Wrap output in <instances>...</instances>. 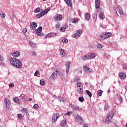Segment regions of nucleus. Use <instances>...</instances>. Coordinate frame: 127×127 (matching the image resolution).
<instances>
[{
	"instance_id": "nucleus-26",
	"label": "nucleus",
	"mask_w": 127,
	"mask_h": 127,
	"mask_svg": "<svg viewBox=\"0 0 127 127\" xmlns=\"http://www.w3.org/2000/svg\"><path fill=\"white\" fill-rule=\"evenodd\" d=\"M77 92L78 94H82L83 93V87L77 88Z\"/></svg>"
},
{
	"instance_id": "nucleus-5",
	"label": "nucleus",
	"mask_w": 127,
	"mask_h": 127,
	"mask_svg": "<svg viewBox=\"0 0 127 127\" xmlns=\"http://www.w3.org/2000/svg\"><path fill=\"white\" fill-rule=\"evenodd\" d=\"M59 72L58 70H56L55 71H54L52 75H51V80H55L56 78L57 77V75H58V73Z\"/></svg>"
},
{
	"instance_id": "nucleus-42",
	"label": "nucleus",
	"mask_w": 127,
	"mask_h": 127,
	"mask_svg": "<svg viewBox=\"0 0 127 127\" xmlns=\"http://www.w3.org/2000/svg\"><path fill=\"white\" fill-rule=\"evenodd\" d=\"M25 97V96L24 94H21L19 96L20 98L22 99V100H23V99H24Z\"/></svg>"
},
{
	"instance_id": "nucleus-11",
	"label": "nucleus",
	"mask_w": 127,
	"mask_h": 127,
	"mask_svg": "<svg viewBox=\"0 0 127 127\" xmlns=\"http://www.w3.org/2000/svg\"><path fill=\"white\" fill-rule=\"evenodd\" d=\"M83 69L87 73H92V72H93V70L87 66H84Z\"/></svg>"
},
{
	"instance_id": "nucleus-38",
	"label": "nucleus",
	"mask_w": 127,
	"mask_h": 127,
	"mask_svg": "<svg viewBox=\"0 0 127 127\" xmlns=\"http://www.w3.org/2000/svg\"><path fill=\"white\" fill-rule=\"evenodd\" d=\"M99 17L101 19H104L105 18V15H104L103 13H100Z\"/></svg>"
},
{
	"instance_id": "nucleus-53",
	"label": "nucleus",
	"mask_w": 127,
	"mask_h": 127,
	"mask_svg": "<svg viewBox=\"0 0 127 127\" xmlns=\"http://www.w3.org/2000/svg\"><path fill=\"white\" fill-rule=\"evenodd\" d=\"M17 117L18 118H19V119H22V114H18L17 115Z\"/></svg>"
},
{
	"instance_id": "nucleus-60",
	"label": "nucleus",
	"mask_w": 127,
	"mask_h": 127,
	"mask_svg": "<svg viewBox=\"0 0 127 127\" xmlns=\"http://www.w3.org/2000/svg\"><path fill=\"white\" fill-rule=\"evenodd\" d=\"M123 68H124V69H127V65H124L123 66Z\"/></svg>"
},
{
	"instance_id": "nucleus-10",
	"label": "nucleus",
	"mask_w": 127,
	"mask_h": 127,
	"mask_svg": "<svg viewBox=\"0 0 127 127\" xmlns=\"http://www.w3.org/2000/svg\"><path fill=\"white\" fill-rule=\"evenodd\" d=\"M10 55L13 56V57H15V58H17V57H18L19 55H20V54L19 52L16 51L13 53H11Z\"/></svg>"
},
{
	"instance_id": "nucleus-57",
	"label": "nucleus",
	"mask_w": 127,
	"mask_h": 127,
	"mask_svg": "<svg viewBox=\"0 0 127 127\" xmlns=\"http://www.w3.org/2000/svg\"><path fill=\"white\" fill-rule=\"evenodd\" d=\"M64 28L66 29V28H68V25L67 24H65L64 26Z\"/></svg>"
},
{
	"instance_id": "nucleus-55",
	"label": "nucleus",
	"mask_w": 127,
	"mask_h": 127,
	"mask_svg": "<svg viewBox=\"0 0 127 127\" xmlns=\"http://www.w3.org/2000/svg\"><path fill=\"white\" fill-rule=\"evenodd\" d=\"M23 32L24 33H27V29H26V28L23 29Z\"/></svg>"
},
{
	"instance_id": "nucleus-48",
	"label": "nucleus",
	"mask_w": 127,
	"mask_h": 127,
	"mask_svg": "<svg viewBox=\"0 0 127 127\" xmlns=\"http://www.w3.org/2000/svg\"><path fill=\"white\" fill-rule=\"evenodd\" d=\"M59 27H60V24L58 22L56 25V28L58 29Z\"/></svg>"
},
{
	"instance_id": "nucleus-17",
	"label": "nucleus",
	"mask_w": 127,
	"mask_h": 127,
	"mask_svg": "<svg viewBox=\"0 0 127 127\" xmlns=\"http://www.w3.org/2000/svg\"><path fill=\"white\" fill-rule=\"evenodd\" d=\"M118 11L120 14H124V12H123V8L121 7V6H118L117 7Z\"/></svg>"
},
{
	"instance_id": "nucleus-35",
	"label": "nucleus",
	"mask_w": 127,
	"mask_h": 127,
	"mask_svg": "<svg viewBox=\"0 0 127 127\" xmlns=\"http://www.w3.org/2000/svg\"><path fill=\"white\" fill-rule=\"evenodd\" d=\"M50 11V7H48V8L44 10V13H45V14H46V13H47V12H48V11Z\"/></svg>"
},
{
	"instance_id": "nucleus-19",
	"label": "nucleus",
	"mask_w": 127,
	"mask_h": 127,
	"mask_svg": "<svg viewBox=\"0 0 127 127\" xmlns=\"http://www.w3.org/2000/svg\"><path fill=\"white\" fill-rule=\"evenodd\" d=\"M65 3L68 5V6H72V1L71 0H64Z\"/></svg>"
},
{
	"instance_id": "nucleus-64",
	"label": "nucleus",
	"mask_w": 127,
	"mask_h": 127,
	"mask_svg": "<svg viewBox=\"0 0 127 127\" xmlns=\"http://www.w3.org/2000/svg\"><path fill=\"white\" fill-rule=\"evenodd\" d=\"M28 101H29V102H31V101H32V99L30 98H29Z\"/></svg>"
},
{
	"instance_id": "nucleus-24",
	"label": "nucleus",
	"mask_w": 127,
	"mask_h": 127,
	"mask_svg": "<svg viewBox=\"0 0 127 127\" xmlns=\"http://www.w3.org/2000/svg\"><path fill=\"white\" fill-rule=\"evenodd\" d=\"M60 55L62 56V57H64V54H65V52H64V50L61 49L60 50Z\"/></svg>"
},
{
	"instance_id": "nucleus-41",
	"label": "nucleus",
	"mask_w": 127,
	"mask_h": 127,
	"mask_svg": "<svg viewBox=\"0 0 127 127\" xmlns=\"http://www.w3.org/2000/svg\"><path fill=\"white\" fill-rule=\"evenodd\" d=\"M98 16V15H97V14L96 13H94L93 15H92V17L93 18V19H96V18H97V17Z\"/></svg>"
},
{
	"instance_id": "nucleus-36",
	"label": "nucleus",
	"mask_w": 127,
	"mask_h": 127,
	"mask_svg": "<svg viewBox=\"0 0 127 127\" xmlns=\"http://www.w3.org/2000/svg\"><path fill=\"white\" fill-rule=\"evenodd\" d=\"M78 101L79 102H81V103H83V102L84 101V97H79L78 98Z\"/></svg>"
},
{
	"instance_id": "nucleus-21",
	"label": "nucleus",
	"mask_w": 127,
	"mask_h": 127,
	"mask_svg": "<svg viewBox=\"0 0 127 127\" xmlns=\"http://www.w3.org/2000/svg\"><path fill=\"white\" fill-rule=\"evenodd\" d=\"M106 38H107L106 37V34H105V33L101 34L100 38V40H104V39H106Z\"/></svg>"
},
{
	"instance_id": "nucleus-8",
	"label": "nucleus",
	"mask_w": 127,
	"mask_h": 127,
	"mask_svg": "<svg viewBox=\"0 0 127 127\" xmlns=\"http://www.w3.org/2000/svg\"><path fill=\"white\" fill-rule=\"evenodd\" d=\"M60 117L59 113H56L53 116L52 122L55 123L57 120H58L59 118Z\"/></svg>"
},
{
	"instance_id": "nucleus-9",
	"label": "nucleus",
	"mask_w": 127,
	"mask_h": 127,
	"mask_svg": "<svg viewBox=\"0 0 127 127\" xmlns=\"http://www.w3.org/2000/svg\"><path fill=\"white\" fill-rule=\"evenodd\" d=\"M42 31V27L40 26L38 29H36V34L39 35V36H42L41 34V32Z\"/></svg>"
},
{
	"instance_id": "nucleus-46",
	"label": "nucleus",
	"mask_w": 127,
	"mask_h": 127,
	"mask_svg": "<svg viewBox=\"0 0 127 127\" xmlns=\"http://www.w3.org/2000/svg\"><path fill=\"white\" fill-rule=\"evenodd\" d=\"M35 12H39L40 11V8L38 7L35 10Z\"/></svg>"
},
{
	"instance_id": "nucleus-54",
	"label": "nucleus",
	"mask_w": 127,
	"mask_h": 127,
	"mask_svg": "<svg viewBox=\"0 0 127 127\" xmlns=\"http://www.w3.org/2000/svg\"><path fill=\"white\" fill-rule=\"evenodd\" d=\"M79 80H80V79H79V78H78L77 77L74 78L75 82H78V81H79Z\"/></svg>"
},
{
	"instance_id": "nucleus-32",
	"label": "nucleus",
	"mask_w": 127,
	"mask_h": 127,
	"mask_svg": "<svg viewBox=\"0 0 127 127\" xmlns=\"http://www.w3.org/2000/svg\"><path fill=\"white\" fill-rule=\"evenodd\" d=\"M29 45L30 46H32V47H33L34 48H35V43L32 42V41H29Z\"/></svg>"
},
{
	"instance_id": "nucleus-4",
	"label": "nucleus",
	"mask_w": 127,
	"mask_h": 127,
	"mask_svg": "<svg viewBox=\"0 0 127 127\" xmlns=\"http://www.w3.org/2000/svg\"><path fill=\"white\" fill-rule=\"evenodd\" d=\"M81 34H82V30L79 29L76 31L74 35H72V37H73V38H78V37H80Z\"/></svg>"
},
{
	"instance_id": "nucleus-56",
	"label": "nucleus",
	"mask_w": 127,
	"mask_h": 127,
	"mask_svg": "<svg viewBox=\"0 0 127 127\" xmlns=\"http://www.w3.org/2000/svg\"><path fill=\"white\" fill-rule=\"evenodd\" d=\"M32 54L34 55V56H36V53L35 51L32 52Z\"/></svg>"
},
{
	"instance_id": "nucleus-52",
	"label": "nucleus",
	"mask_w": 127,
	"mask_h": 127,
	"mask_svg": "<svg viewBox=\"0 0 127 127\" xmlns=\"http://www.w3.org/2000/svg\"><path fill=\"white\" fill-rule=\"evenodd\" d=\"M9 87H10V88H13V87H14V84L13 83H10L9 84Z\"/></svg>"
},
{
	"instance_id": "nucleus-20",
	"label": "nucleus",
	"mask_w": 127,
	"mask_h": 127,
	"mask_svg": "<svg viewBox=\"0 0 127 127\" xmlns=\"http://www.w3.org/2000/svg\"><path fill=\"white\" fill-rule=\"evenodd\" d=\"M119 77L121 79H125L126 77V73L123 72L119 73Z\"/></svg>"
},
{
	"instance_id": "nucleus-23",
	"label": "nucleus",
	"mask_w": 127,
	"mask_h": 127,
	"mask_svg": "<svg viewBox=\"0 0 127 127\" xmlns=\"http://www.w3.org/2000/svg\"><path fill=\"white\" fill-rule=\"evenodd\" d=\"M13 101L14 103H16L17 104H19L20 103V100L18 97H15L13 99Z\"/></svg>"
},
{
	"instance_id": "nucleus-18",
	"label": "nucleus",
	"mask_w": 127,
	"mask_h": 127,
	"mask_svg": "<svg viewBox=\"0 0 127 127\" xmlns=\"http://www.w3.org/2000/svg\"><path fill=\"white\" fill-rule=\"evenodd\" d=\"M31 29H33L34 28H36L37 27V23L35 22H32L31 23Z\"/></svg>"
},
{
	"instance_id": "nucleus-51",
	"label": "nucleus",
	"mask_w": 127,
	"mask_h": 127,
	"mask_svg": "<svg viewBox=\"0 0 127 127\" xmlns=\"http://www.w3.org/2000/svg\"><path fill=\"white\" fill-rule=\"evenodd\" d=\"M39 107V106H38V105H37V104H35V105H34V106H33V108H34V109H38Z\"/></svg>"
},
{
	"instance_id": "nucleus-12",
	"label": "nucleus",
	"mask_w": 127,
	"mask_h": 127,
	"mask_svg": "<svg viewBox=\"0 0 127 127\" xmlns=\"http://www.w3.org/2000/svg\"><path fill=\"white\" fill-rule=\"evenodd\" d=\"M101 3L100 2V0H95V6L96 9H99L100 8V5Z\"/></svg>"
},
{
	"instance_id": "nucleus-1",
	"label": "nucleus",
	"mask_w": 127,
	"mask_h": 127,
	"mask_svg": "<svg viewBox=\"0 0 127 127\" xmlns=\"http://www.w3.org/2000/svg\"><path fill=\"white\" fill-rule=\"evenodd\" d=\"M10 63L16 68L18 69H21L22 68V63L21 62L17 59L14 58H11L9 60Z\"/></svg>"
},
{
	"instance_id": "nucleus-3",
	"label": "nucleus",
	"mask_w": 127,
	"mask_h": 127,
	"mask_svg": "<svg viewBox=\"0 0 127 127\" xmlns=\"http://www.w3.org/2000/svg\"><path fill=\"white\" fill-rule=\"evenodd\" d=\"M75 121L78 123V124H79L80 125H82V124L84 123V120H83V119H82V117L79 115L76 116Z\"/></svg>"
},
{
	"instance_id": "nucleus-27",
	"label": "nucleus",
	"mask_w": 127,
	"mask_h": 127,
	"mask_svg": "<svg viewBox=\"0 0 127 127\" xmlns=\"http://www.w3.org/2000/svg\"><path fill=\"white\" fill-rule=\"evenodd\" d=\"M66 120L62 121L61 122V125L62 127H65L66 126Z\"/></svg>"
},
{
	"instance_id": "nucleus-59",
	"label": "nucleus",
	"mask_w": 127,
	"mask_h": 127,
	"mask_svg": "<svg viewBox=\"0 0 127 127\" xmlns=\"http://www.w3.org/2000/svg\"><path fill=\"white\" fill-rule=\"evenodd\" d=\"M83 127H88V124H84L83 125Z\"/></svg>"
},
{
	"instance_id": "nucleus-2",
	"label": "nucleus",
	"mask_w": 127,
	"mask_h": 127,
	"mask_svg": "<svg viewBox=\"0 0 127 127\" xmlns=\"http://www.w3.org/2000/svg\"><path fill=\"white\" fill-rule=\"evenodd\" d=\"M114 114H115V111L114 110H112L111 112H110L109 113L107 117L105 119V124H111V123H112V119Z\"/></svg>"
},
{
	"instance_id": "nucleus-37",
	"label": "nucleus",
	"mask_w": 127,
	"mask_h": 127,
	"mask_svg": "<svg viewBox=\"0 0 127 127\" xmlns=\"http://www.w3.org/2000/svg\"><path fill=\"white\" fill-rule=\"evenodd\" d=\"M108 109H109V105L105 103V106H104V110L108 111Z\"/></svg>"
},
{
	"instance_id": "nucleus-7",
	"label": "nucleus",
	"mask_w": 127,
	"mask_h": 127,
	"mask_svg": "<svg viewBox=\"0 0 127 127\" xmlns=\"http://www.w3.org/2000/svg\"><path fill=\"white\" fill-rule=\"evenodd\" d=\"M70 65H71V62H65L66 73L67 74H69V69H70Z\"/></svg>"
},
{
	"instance_id": "nucleus-49",
	"label": "nucleus",
	"mask_w": 127,
	"mask_h": 127,
	"mask_svg": "<svg viewBox=\"0 0 127 127\" xmlns=\"http://www.w3.org/2000/svg\"><path fill=\"white\" fill-rule=\"evenodd\" d=\"M4 59V58H3V57H2V56L1 55H0V62H2Z\"/></svg>"
},
{
	"instance_id": "nucleus-25",
	"label": "nucleus",
	"mask_w": 127,
	"mask_h": 127,
	"mask_svg": "<svg viewBox=\"0 0 127 127\" xmlns=\"http://www.w3.org/2000/svg\"><path fill=\"white\" fill-rule=\"evenodd\" d=\"M70 107H71V108H72V109H73V110H75V111H77V110H78V109H79V107H78L76 105H73L72 104L70 105Z\"/></svg>"
},
{
	"instance_id": "nucleus-44",
	"label": "nucleus",
	"mask_w": 127,
	"mask_h": 127,
	"mask_svg": "<svg viewBox=\"0 0 127 127\" xmlns=\"http://www.w3.org/2000/svg\"><path fill=\"white\" fill-rule=\"evenodd\" d=\"M82 59L83 60H87V59H88V57H87V55L84 56L82 57Z\"/></svg>"
},
{
	"instance_id": "nucleus-47",
	"label": "nucleus",
	"mask_w": 127,
	"mask_h": 127,
	"mask_svg": "<svg viewBox=\"0 0 127 127\" xmlns=\"http://www.w3.org/2000/svg\"><path fill=\"white\" fill-rule=\"evenodd\" d=\"M61 31H62L63 32H64L65 31L66 29H65V28H64V27H61Z\"/></svg>"
},
{
	"instance_id": "nucleus-6",
	"label": "nucleus",
	"mask_w": 127,
	"mask_h": 127,
	"mask_svg": "<svg viewBox=\"0 0 127 127\" xmlns=\"http://www.w3.org/2000/svg\"><path fill=\"white\" fill-rule=\"evenodd\" d=\"M4 104L6 106V108L8 109H9V106L10 105V101L7 98H5L4 100Z\"/></svg>"
},
{
	"instance_id": "nucleus-43",
	"label": "nucleus",
	"mask_w": 127,
	"mask_h": 127,
	"mask_svg": "<svg viewBox=\"0 0 127 127\" xmlns=\"http://www.w3.org/2000/svg\"><path fill=\"white\" fill-rule=\"evenodd\" d=\"M62 42H63V43H67V42H68V40L65 38L62 40Z\"/></svg>"
},
{
	"instance_id": "nucleus-58",
	"label": "nucleus",
	"mask_w": 127,
	"mask_h": 127,
	"mask_svg": "<svg viewBox=\"0 0 127 127\" xmlns=\"http://www.w3.org/2000/svg\"><path fill=\"white\" fill-rule=\"evenodd\" d=\"M87 59H93V58L92 57V56L90 55V56H88L87 57Z\"/></svg>"
},
{
	"instance_id": "nucleus-29",
	"label": "nucleus",
	"mask_w": 127,
	"mask_h": 127,
	"mask_svg": "<svg viewBox=\"0 0 127 127\" xmlns=\"http://www.w3.org/2000/svg\"><path fill=\"white\" fill-rule=\"evenodd\" d=\"M105 34V36L106 38H108V37H111L112 36V33L108 32V33H104Z\"/></svg>"
},
{
	"instance_id": "nucleus-50",
	"label": "nucleus",
	"mask_w": 127,
	"mask_h": 127,
	"mask_svg": "<svg viewBox=\"0 0 127 127\" xmlns=\"http://www.w3.org/2000/svg\"><path fill=\"white\" fill-rule=\"evenodd\" d=\"M38 74H39V70H37L35 71V72L34 73V76H37V75H38Z\"/></svg>"
},
{
	"instance_id": "nucleus-62",
	"label": "nucleus",
	"mask_w": 127,
	"mask_h": 127,
	"mask_svg": "<svg viewBox=\"0 0 127 127\" xmlns=\"http://www.w3.org/2000/svg\"><path fill=\"white\" fill-rule=\"evenodd\" d=\"M91 57H92V58H95V57H96V56L94 54H91Z\"/></svg>"
},
{
	"instance_id": "nucleus-28",
	"label": "nucleus",
	"mask_w": 127,
	"mask_h": 127,
	"mask_svg": "<svg viewBox=\"0 0 127 127\" xmlns=\"http://www.w3.org/2000/svg\"><path fill=\"white\" fill-rule=\"evenodd\" d=\"M81 87H83V84H82V83H81V82H78L77 83V88Z\"/></svg>"
},
{
	"instance_id": "nucleus-16",
	"label": "nucleus",
	"mask_w": 127,
	"mask_h": 127,
	"mask_svg": "<svg viewBox=\"0 0 127 127\" xmlns=\"http://www.w3.org/2000/svg\"><path fill=\"white\" fill-rule=\"evenodd\" d=\"M85 20H90V18H91V16H90V13H86L85 14Z\"/></svg>"
},
{
	"instance_id": "nucleus-34",
	"label": "nucleus",
	"mask_w": 127,
	"mask_h": 127,
	"mask_svg": "<svg viewBox=\"0 0 127 127\" xmlns=\"http://www.w3.org/2000/svg\"><path fill=\"white\" fill-rule=\"evenodd\" d=\"M22 112L25 114H27L28 113V110L26 108H23L22 109Z\"/></svg>"
},
{
	"instance_id": "nucleus-30",
	"label": "nucleus",
	"mask_w": 127,
	"mask_h": 127,
	"mask_svg": "<svg viewBox=\"0 0 127 127\" xmlns=\"http://www.w3.org/2000/svg\"><path fill=\"white\" fill-rule=\"evenodd\" d=\"M0 15L2 18H4L5 17V13L2 11H0Z\"/></svg>"
},
{
	"instance_id": "nucleus-22",
	"label": "nucleus",
	"mask_w": 127,
	"mask_h": 127,
	"mask_svg": "<svg viewBox=\"0 0 127 127\" xmlns=\"http://www.w3.org/2000/svg\"><path fill=\"white\" fill-rule=\"evenodd\" d=\"M58 100L60 102H65V99L64 98H63V97H62V96H61V94H60V95L58 96Z\"/></svg>"
},
{
	"instance_id": "nucleus-14",
	"label": "nucleus",
	"mask_w": 127,
	"mask_h": 127,
	"mask_svg": "<svg viewBox=\"0 0 127 127\" xmlns=\"http://www.w3.org/2000/svg\"><path fill=\"white\" fill-rule=\"evenodd\" d=\"M45 15V13H44V12L42 11L39 13V14H37L36 15V17H37V18H40L41 17H42V16H44Z\"/></svg>"
},
{
	"instance_id": "nucleus-63",
	"label": "nucleus",
	"mask_w": 127,
	"mask_h": 127,
	"mask_svg": "<svg viewBox=\"0 0 127 127\" xmlns=\"http://www.w3.org/2000/svg\"><path fill=\"white\" fill-rule=\"evenodd\" d=\"M78 111H79V112H81V111H82V108H79L78 107V109H77Z\"/></svg>"
},
{
	"instance_id": "nucleus-15",
	"label": "nucleus",
	"mask_w": 127,
	"mask_h": 127,
	"mask_svg": "<svg viewBox=\"0 0 127 127\" xmlns=\"http://www.w3.org/2000/svg\"><path fill=\"white\" fill-rule=\"evenodd\" d=\"M63 17L62 15L61 14H57V15L55 17V20H62Z\"/></svg>"
},
{
	"instance_id": "nucleus-61",
	"label": "nucleus",
	"mask_w": 127,
	"mask_h": 127,
	"mask_svg": "<svg viewBox=\"0 0 127 127\" xmlns=\"http://www.w3.org/2000/svg\"><path fill=\"white\" fill-rule=\"evenodd\" d=\"M67 115V116H70V112H67L66 113V114L65 115H64V116H66V115Z\"/></svg>"
},
{
	"instance_id": "nucleus-40",
	"label": "nucleus",
	"mask_w": 127,
	"mask_h": 127,
	"mask_svg": "<svg viewBox=\"0 0 127 127\" xmlns=\"http://www.w3.org/2000/svg\"><path fill=\"white\" fill-rule=\"evenodd\" d=\"M102 94H103V91L102 90H98V96L101 97L102 96Z\"/></svg>"
},
{
	"instance_id": "nucleus-31",
	"label": "nucleus",
	"mask_w": 127,
	"mask_h": 127,
	"mask_svg": "<svg viewBox=\"0 0 127 127\" xmlns=\"http://www.w3.org/2000/svg\"><path fill=\"white\" fill-rule=\"evenodd\" d=\"M86 93L89 96V98H92V93L89 90H86Z\"/></svg>"
},
{
	"instance_id": "nucleus-13",
	"label": "nucleus",
	"mask_w": 127,
	"mask_h": 127,
	"mask_svg": "<svg viewBox=\"0 0 127 127\" xmlns=\"http://www.w3.org/2000/svg\"><path fill=\"white\" fill-rule=\"evenodd\" d=\"M58 35V33H51L50 34L46 35V36H45V38H46L47 37H53L54 36H56V35Z\"/></svg>"
},
{
	"instance_id": "nucleus-33",
	"label": "nucleus",
	"mask_w": 127,
	"mask_h": 127,
	"mask_svg": "<svg viewBox=\"0 0 127 127\" xmlns=\"http://www.w3.org/2000/svg\"><path fill=\"white\" fill-rule=\"evenodd\" d=\"M40 84L42 86H44V85H45V81L43 79H41L40 81Z\"/></svg>"
},
{
	"instance_id": "nucleus-39",
	"label": "nucleus",
	"mask_w": 127,
	"mask_h": 127,
	"mask_svg": "<svg viewBox=\"0 0 127 127\" xmlns=\"http://www.w3.org/2000/svg\"><path fill=\"white\" fill-rule=\"evenodd\" d=\"M103 47H104V46L101 45V44H98V46H97V48L98 49H102V48H103Z\"/></svg>"
},
{
	"instance_id": "nucleus-45",
	"label": "nucleus",
	"mask_w": 127,
	"mask_h": 127,
	"mask_svg": "<svg viewBox=\"0 0 127 127\" xmlns=\"http://www.w3.org/2000/svg\"><path fill=\"white\" fill-rule=\"evenodd\" d=\"M78 21V19L77 18H75L72 21V22L73 23H76V22H77Z\"/></svg>"
}]
</instances>
